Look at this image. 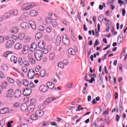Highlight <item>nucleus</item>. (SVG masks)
I'll return each mask as SVG.
<instances>
[{"label": "nucleus", "mask_w": 127, "mask_h": 127, "mask_svg": "<svg viewBox=\"0 0 127 127\" xmlns=\"http://www.w3.org/2000/svg\"><path fill=\"white\" fill-rule=\"evenodd\" d=\"M34 56L37 61H41L42 59V51L40 50H37L34 52Z\"/></svg>", "instance_id": "f257e3e1"}, {"label": "nucleus", "mask_w": 127, "mask_h": 127, "mask_svg": "<svg viewBox=\"0 0 127 127\" xmlns=\"http://www.w3.org/2000/svg\"><path fill=\"white\" fill-rule=\"evenodd\" d=\"M32 93V90L30 88H26L23 91V95L25 97H27L30 96V94Z\"/></svg>", "instance_id": "f03ea898"}, {"label": "nucleus", "mask_w": 127, "mask_h": 127, "mask_svg": "<svg viewBox=\"0 0 127 127\" xmlns=\"http://www.w3.org/2000/svg\"><path fill=\"white\" fill-rule=\"evenodd\" d=\"M14 43V41L10 40L7 41L5 44V48H11Z\"/></svg>", "instance_id": "7ed1b4c3"}, {"label": "nucleus", "mask_w": 127, "mask_h": 127, "mask_svg": "<svg viewBox=\"0 0 127 127\" xmlns=\"http://www.w3.org/2000/svg\"><path fill=\"white\" fill-rule=\"evenodd\" d=\"M65 37H63V42L64 45L69 46V45H70V41L69 40V39H68V37H67V36L65 35Z\"/></svg>", "instance_id": "20e7f679"}, {"label": "nucleus", "mask_w": 127, "mask_h": 127, "mask_svg": "<svg viewBox=\"0 0 127 127\" xmlns=\"http://www.w3.org/2000/svg\"><path fill=\"white\" fill-rule=\"evenodd\" d=\"M28 58L31 64H35V63H36V61H35V60L33 59V57H32V54H29L28 55Z\"/></svg>", "instance_id": "39448f33"}, {"label": "nucleus", "mask_w": 127, "mask_h": 127, "mask_svg": "<svg viewBox=\"0 0 127 127\" xmlns=\"http://www.w3.org/2000/svg\"><path fill=\"white\" fill-rule=\"evenodd\" d=\"M30 119H31V122H30V120H28V122H29L30 123H32L33 121H36V120L38 119V115L36 114H32L30 116Z\"/></svg>", "instance_id": "423d86ee"}, {"label": "nucleus", "mask_w": 127, "mask_h": 127, "mask_svg": "<svg viewBox=\"0 0 127 127\" xmlns=\"http://www.w3.org/2000/svg\"><path fill=\"white\" fill-rule=\"evenodd\" d=\"M39 90L42 93H45L48 91L47 87L43 85H42L39 87Z\"/></svg>", "instance_id": "0eeeda50"}, {"label": "nucleus", "mask_w": 127, "mask_h": 127, "mask_svg": "<svg viewBox=\"0 0 127 127\" xmlns=\"http://www.w3.org/2000/svg\"><path fill=\"white\" fill-rule=\"evenodd\" d=\"M28 16H29L28 13L27 12L23 13L21 14V17L19 18V20L23 21L26 18H27V17H28Z\"/></svg>", "instance_id": "6e6552de"}, {"label": "nucleus", "mask_w": 127, "mask_h": 127, "mask_svg": "<svg viewBox=\"0 0 127 127\" xmlns=\"http://www.w3.org/2000/svg\"><path fill=\"white\" fill-rule=\"evenodd\" d=\"M29 50V47L28 46H24L23 47V50L22 51V53H23V54H28Z\"/></svg>", "instance_id": "1a4fd4ad"}, {"label": "nucleus", "mask_w": 127, "mask_h": 127, "mask_svg": "<svg viewBox=\"0 0 127 127\" xmlns=\"http://www.w3.org/2000/svg\"><path fill=\"white\" fill-rule=\"evenodd\" d=\"M14 97L15 98H19L21 95V91L19 89H17L14 93Z\"/></svg>", "instance_id": "9d476101"}, {"label": "nucleus", "mask_w": 127, "mask_h": 127, "mask_svg": "<svg viewBox=\"0 0 127 127\" xmlns=\"http://www.w3.org/2000/svg\"><path fill=\"white\" fill-rule=\"evenodd\" d=\"M38 46L40 49H43V48L45 47V43L44 42V41H40L38 44Z\"/></svg>", "instance_id": "9b49d317"}, {"label": "nucleus", "mask_w": 127, "mask_h": 127, "mask_svg": "<svg viewBox=\"0 0 127 127\" xmlns=\"http://www.w3.org/2000/svg\"><path fill=\"white\" fill-rule=\"evenodd\" d=\"M35 109V106L34 105H31L28 107L27 111L29 113H32Z\"/></svg>", "instance_id": "f8f14e48"}, {"label": "nucleus", "mask_w": 127, "mask_h": 127, "mask_svg": "<svg viewBox=\"0 0 127 127\" xmlns=\"http://www.w3.org/2000/svg\"><path fill=\"white\" fill-rule=\"evenodd\" d=\"M47 86L49 89H54V87H55V84L52 82L49 81L47 83Z\"/></svg>", "instance_id": "ddd939ff"}, {"label": "nucleus", "mask_w": 127, "mask_h": 127, "mask_svg": "<svg viewBox=\"0 0 127 127\" xmlns=\"http://www.w3.org/2000/svg\"><path fill=\"white\" fill-rule=\"evenodd\" d=\"M29 23L33 30H35V29H36V25H35L34 21L30 20L29 21Z\"/></svg>", "instance_id": "4468645a"}, {"label": "nucleus", "mask_w": 127, "mask_h": 127, "mask_svg": "<svg viewBox=\"0 0 127 127\" xmlns=\"http://www.w3.org/2000/svg\"><path fill=\"white\" fill-rule=\"evenodd\" d=\"M28 107H27V105H26V104L24 103L22 104L21 106V111L22 112H25V111H26V110H27Z\"/></svg>", "instance_id": "2eb2a0df"}, {"label": "nucleus", "mask_w": 127, "mask_h": 127, "mask_svg": "<svg viewBox=\"0 0 127 127\" xmlns=\"http://www.w3.org/2000/svg\"><path fill=\"white\" fill-rule=\"evenodd\" d=\"M124 40V36H123L122 34H120L119 37L118 39V43L119 44H121L123 42V40Z\"/></svg>", "instance_id": "dca6fc26"}, {"label": "nucleus", "mask_w": 127, "mask_h": 127, "mask_svg": "<svg viewBox=\"0 0 127 127\" xmlns=\"http://www.w3.org/2000/svg\"><path fill=\"white\" fill-rule=\"evenodd\" d=\"M10 61L11 62H13L14 64L17 63V58L14 56H12L10 58Z\"/></svg>", "instance_id": "f3484780"}, {"label": "nucleus", "mask_w": 127, "mask_h": 127, "mask_svg": "<svg viewBox=\"0 0 127 127\" xmlns=\"http://www.w3.org/2000/svg\"><path fill=\"white\" fill-rule=\"evenodd\" d=\"M18 28L16 27H13L11 28V29L10 30V32L11 33H17V32H18Z\"/></svg>", "instance_id": "a211bd4d"}, {"label": "nucleus", "mask_w": 127, "mask_h": 127, "mask_svg": "<svg viewBox=\"0 0 127 127\" xmlns=\"http://www.w3.org/2000/svg\"><path fill=\"white\" fill-rule=\"evenodd\" d=\"M30 14L31 16H37L38 15V12L36 10H31L30 11Z\"/></svg>", "instance_id": "6ab92c4d"}, {"label": "nucleus", "mask_w": 127, "mask_h": 127, "mask_svg": "<svg viewBox=\"0 0 127 127\" xmlns=\"http://www.w3.org/2000/svg\"><path fill=\"white\" fill-rule=\"evenodd\" d=\"M68 53L73 56H75V55H76V52H75L73 49H69L68 50Z\"/></svg>", "instance_id": "aec40b11"}, {"label": "nucleus", "mask_w": 127, "mask_h": 127, "mask_svg": "<svg viewBox=\"0 0 127 127\" xmlns=\"http://www.w3.org/2000/svg\"><path fill=\"white\" fill-rule=\"evenodd\" d=\"M43 35L41 33H37L35 36V38H36V40H39V39H40V38H42Z\"/></svg>", "instance_id": "412c9836"}, {"label": "nucleus", "mask_w": 127, "mask_h": 127, "mask_svg": "<svg viewBox=\"0 0 127 127\" xmlns=\"http://www.w3.org/2000/svg\"><path fill=\"white\" fill-rule=\"evenodd\" d=\"M22 47V45H21L20 43H17L15 44L14 46V48L15 49H16V50H19V49H21Z\"/></svg>", "instance_id": "4be33fe9"}, {"label": "nucleus", "mask_w": 127, "mask_h": 127, "mask_svg": "<svg viewBox=\"0 0 127 127\" xmlns=\"http://www.w3.org/2000/svg\"><path fill=\"white\" fill-rule=\"evenodd\" d=\"M20 25H21V27H22V28H28V24H27V23H26L25 22H22L21 23Z\"/></svg>", "instance_id": "5701e85b"}, {"label": "nucleus", "mask_w": 127, "mask_h": 127, "mask_svg": "<svg viewBox=\"0 0 127 127\" xmlns=\"http://www.w3.org/2000/svg\"><path fill=\"white\" fill-rule=\"evenodd\" d=\"M7 86V83L4 82L2 83V85L0 86V89L3 90V89H6Z\"/></svg>", "instance_id": "b1692460"}, {"label": "nucleus", "mask_w": 127, "mask_h": 127, "mask_svg": "<svg viewBox=\"0 0 127 127\" xmlns=\"http://www.w3.org/2000/svg\"><path fill=\"white\" fill-rule=\"evenodd\" d=\"M45 105H49L50 103H52V100L51 98H48L44 102Z\"/></svg>", "instance_id": "393cba45"}, {"label": "nucleus", "mask_w": 127, "mask_h": 127, "mask_svg": "<svg viewBox=\"0 0 127 127\" xmlns=\"http://www.w3.org/2000/svg\"><path fill=\"white\" fill-rule=\"evenodd\" d=\"M23 85L25 87H28L29 85V82L26 79H24L22 80Z\"/></svg>", "instance_id": "a878e982"}, {"label": "nucleus", "mask_w": 127, "mask_h": 127, "mask_svg": "<svg viewBox=\"0 0 127 127\" xmlns=\"http://www.w3.org/2000/svg\"><path fill=\"white\" fill-rule=\"evenodd\" d=\"M46 74V71H45V70L43 69L40 72V76H41L42 78H43V77L45 76Z\"/></svg>", "instance_id": "bb28decb"}, {"label": "nucleus", "mask_w": 127, "mask_h": 127, "mask_svg": "<svg viewBox=\"0 0 127 127\" xmlns=\"http://www.w3.org/2000/svg\"><path fill=\"white\" fill-rule=\"evenodd\" d=\"M7 109V108H3L0 110V114H1L2 115H4V114H6V113H7V111H6Z\"/></svg>", "instance_id": "cd10ccee"}, {"label": "nucleus", "mask_w": 127, "mask_h": 127, "mask_svg": "<svg viewBox=\"0 0 127 127\" xmlns=\"http://www.w3.org/2000/svg\"><path fill=\"white\" fill-rule=\"evenodd\" d=\"M25 37V35L24 34H20L18 36V38L20 40H23Z\"/></svg>", "instance_id": "c85d7f7f"}, {"label": "nucleus", "mask_w": 127, "mask_h": 127, "mask_svg": "<svg viewBox=\"0 0 127 127\" xmlns=\"http://www.w3.org/2000/svg\"><path fill=\"white\" fill-rule=\"evenodd\" d=\"M18 64H19V65H20V66H22V65H23V60H22V58H19L18 59Z\"/></svg>", "instance_id": "c756f323"}, {"label": "nucleus", "mask_w": 127, "mask_h": 127, "mask_svg": "<svg viewBox=\"0 0 127 127\" xmlns=\"http://www.w3.org/2000/svg\"><path fill=\"white\" fill-rule=\"evenodd\" d=\"M4 124H5V119H2L0 121V127H3V126H4Z\"/></svg>", "instance_id": "7c9ffc66"}, {"label": "nucleus", "mask_w": 127, "mask_h": 127, "mask_svg": "<svg viewBox=\"0 0 127 127\" xmlns=\"http://www.w3.org/2000/svg\"><path fill=\"white\" fill-rule=\"evenodd\" d=\"M1 68L3 69V70H7V65H6V64H2L1 65Z\"/></svg>", "instance_id": "2f4dec72"}, {"label": "nucleus", "mask_w": 127, "mask_h": 127, "mask_svg": "<svg viewBox=\"0 0 127 127\" xmlns=\"http://www.w3.org/2000/svg\"><path fill=\"white\" fill-rule=\"evenodd\" d=\"M33 6H34V5H28L27 6H26V7L24 8V10H29V9H30V8H32Z\"/></svg>", "instance_id": "473e14b6"}, {"label": "nucleus", "mask_w": 127, "mask_h": 127, "mask_svg": "<svg viewBox=\"0 0 127 127\" xmlns=\"http://www.w3.org/2000/svg\"><path fill=\"white\" fill-rule=\"evenodd\" d=\"M58 66L59 68H64V64H63V62H60L58 64Z\"/></svg>", "instance_id": "72a5a7b5"}, {"label": "nucleus", "mask_w": 127, "mask_h": 127, "mask_svg": "<svg viewBox=\"0 0 127 127\" xmlns=\"http://www.w3.org/2000/svg\"><path fill=\"white\" fill-rule=\"evenodd\" d=\"M56 43L58 44H60V43H61V37L59 36L57 37Z\"/></svg>", "instance_id": "f704fd0d"}, {"label": "nucleus", "mask_w": 127, "mask_h": 127, "mask_svg": "<svg viewBox=\"0 0 127 127\" xmlns=\"http://www.w3.org/2000/svg\"><path fill=\"white\" fill-rule=\"evenodd\" d=\"M37 114L39 115V117H42L44 115V112L42 111H38Z\"/></svg>", "instance_id": "c9c22d12"}, {"label": "nucleus", "mask_w": 127, "mask_h": 127, "mask_svg": "<svg viewBox=\"0 0 127 127\" xmlns=\"http://www.w3.org/2000/svg\"><path fill=\"white\" fill-rule=\"evenodd\" d=\"M98 20L100 22H103L104 21V16H103V15H100L99 16Z\"/></svg>", "instance_id": "e433bc0d"}, {"label": "nucleus", "mask_w": 127, "mask_h": 127, "mask_svg": "<svg viewBox=\"0 0 127 127\" xmlns=\"http://www.w3.org/2000/svg\"><path fill=\"white\" fill-rule=\"evenodd\" d=\"M50 60H53L55 58V54L51 53L49 56Z\"/></svg>", "instance_id": "4c0bfd02"}, {"label": "nucleus", "mask_w": 127, "mask_h": 127, "mask_svg": "<svg viewBox=\"0 0 127 127\" xmlns=\"http://www.w3.org/2000/svg\"><path fill=\"white\" fill-rule=\"evenodd\" d=\"M13 107L15 108H19V107H20V103L18 102H16L14 104H13Z\"/></svg>", "instance_id": "58836bf2"}, {"label": "nucleus", "mask_w": 127, "mask_h": 127, "mask_svg": "<svg viewBox=\"0 0 127 127\" xmlns=\"http://www.w3.org/2000/svg\"><path fill=\"white\" fill-rule=\"evenodd\" d=\"M46 22L47 24H49V23H51V22H52V20H51L49 17H47L46 18Z\"/></svg>", "instance_id": "ea45409f"}, {"label": "nucleus", "mask_w": 127, "mask_h": 127, "mask_svg": "<svg viewBox=\"0 0 127 127\" xmlns=\"http://www.w3.org/2000/svg\"><path fill=\"white\" fill-rule=\"evenodd\" d=\"M34 77V76H33V74L31 72H28V78L29 79H33Z\"/></svg>", "instance_id": "a19ab883"}, {"label": "nucleus", "mask_w": 127, "mask_h": 127, "mask_svg": "<svg viewBox=\"0 0 127 127\" xmlns=\"http://www.w3.org/2000/svg\"><path fill=\"white\" fill-rule=\"evenodd\" d=\"M101 112H102V109L101 108H99L96 110V112H95V114L96 115H100Z\"/></svg>", "instance_id": "79ce46f5"}, {"label": "nucleus", "mask_w": 127, "mask_h": 127, "mask_svg": "<svg viewBox=\"0 0 127 127\" xmlns=\"http://www.w3.org/2000/svg\"><path fill=\"white\" fill-rule=\"evenodd\" d=\"M11 15V14L10 13H7L4 15V16L6 18H10V16Z\"/></svg>", "instance_id": "37998d69"}, {"label": "nucleus", "mask_w": 127, "mask_h": 127, "mask_svg": "<svg viewBox=\"0 0 127 127\" xmlns=\"http://www.w3.org/2000/svg\"><path fill=\"white\" fill-rule=\"evenodd\" d=\"M39 31H44L45 30V28L43 26H39L38 27Z\"/></svg>", "instance_id": "c03bdc74"}, {"label": "nucleus", "mask_w": 127, "mask_h": 127, "mask_svg": "<svg viewBox=\"0 0 127 127\" xmlns=\"http://www.w3.org/2000/svg\"><path fill=\"white\" fill-rule=\"evenodd\" d=\"M52 25L54 27H56V26H57V25H58V23L57 22H56L55 20L54 21H52Z\"/></svg>", "instance_id": "a18cd8bd"}, {"label": "nucleus", "mask_w": 127, "mask_h": 127, "mask_svg": "<svg viewBox=\"0 0 127 127\" xmlns=\"http://www.w3.org/2000/svg\"><path fill=\"white\" fill-rule=\"evenodd\" d=\"M42 52V54L44 53V54H47L48 53V50L47 49L43 48L42 51H41Z\"/></svg>", "instance_id": "49530a36"}, {"label": "nucleus", "mask_w": 127, "mask_h": 127, "mask_svg": "<svg viewBox=\"0 0 127 127\" xmlns=\"http://www.w3.org/2000/svg\"><path fill=\"white\" fill-rule=\"evenodd\" d=\"M8 82H9V83H10L11 84H13V83H14V80H13V79L10 77H8L7 78Z\"/></svg>", "instance_id": "de8ad7c7"}, {"label": "nucleus", "mask_w": 127, "mask_h": 127, "mask_svg": "<svg viewBox=\"0 0 127 127\" xmlns=\"http://www.w3.org/2000/svg\"><path fill=\"white\" fill-rule=\"evenodd\" d=\"M4 42V38L3 36H0V43H3Z\"/></svg>", "instance_id": "09e8293b"}, {"label": "nucleus", "mask_w": 127, "mask_h": 127, "mask_svg": "<svg viewBox=\"0 0 127 127\" xmlns=\"http://www.w3.org/2000/svg\"><path fill=\"white\" fill-rule=\"evenodd\" d=\"M22 70L24 73H26L27 72V67L26 66H23L22 68Z\"/></svg>", "instance_id": "8fccbe9b"}, {"label": "nucleus", "mask_w": 127, "mask_h": 127, "mask_svg": "<svg viewBox=\"0 0 127 127\" xmlns=\"http://www.w3.org/2000/svg\"><path fill=\"white\" fill-rule=\"evenodd\" d=\"M29 72L33 74V76H35V71H34V70L32 69H30L29 71Z\"/></svg>", "instance_id": "3c124183"}, {"label": "nucleus", "mask_w": 127, "mask_h": 127, "mask_svg": "<svg viewBox=\"0 0 127 127\" xmlns=\"http://www.w3.org/2000/svg\"><path fill=\"white\" fill-rule=\"evenodd\" d=\"M98 44H100V42H99V40H96L94 43V47H96Z\"/></svg>", "instance_id": "603ef678"}, {"label": "nucleus", "mask_w": 127, "mask_h": 127, "mask_svg": "<svg viewBox=\"0 0 127 127\" xmlns=\"http://www.w3.org/2000/svg\"><path fill=\"white\" fill-rule=\"evenodd\" d=\"M99 32H100V30L95 29V34L96 37H99Z\"/></svg>", "instance_id": "864d4df0"}, {"label": "nucleus", "mask_w": 127, "mask_h": 127, "mask_svg": "<svg viewBox=\"0 0 127 127\" xmlns=\"http://www.w3.org/2000/svg\"><path fill=\"white\" fill-rule=\"evenodd\" d=\"M114 2H115V0H108V3L111 5L114 4Z\"/></svg>", "instance_id": "5fc2aeb1"}, {"label": "nucleus", "mask_w": 127, "mask_h": 127, "mask_svg": "<svg viewBox=\"0 0 127 127\" xmlns=\"http://www.w3.org/2000/svg\"><path fill=\"white\" fill-rule=\"evenodd\" d=\"M12 13L13 15H17V13H18V11L16 9L12 11Z\"/></svg>", "instance_id": "6e6d98bb"}, {"label": "nucleus", "mask_w": 127, "mask_h": 127, "mask_svg": "<svg viewBox=\"0 0 127 127\" xmlns=\"http://www.w3.org/2000/svg\"><path fill=\"white\" fill-rule=\"evenodd\" d=\"M7 93H8V95H11V94H12V93H13V89H10L8 90Z\"/></svg>", "instance_id": "4d7b16f0"}, {"label": "nucleus", "mask_w": 127, "mask_h": 127, "mask_svg": "<svg viewBox=\"0 0 127 127\" xmlns=\"http://www.w3.org/2000/svg\"><path fill=\"white\" fill-rule=\"evenodd\" d=\"M30 103L33 105L34 104H35V103H36V100L35 99H32L30 100Z\"/></svg>", "instance_id": "13d9d810"}, {"label": "nucleus", "mask_w": 127, "mask_h": 127, "mask_svg": "<svg viewBox=\"0 0 127 127\" xmlns=\"http://www.w3.org/2000/svg\"><path fill=\"white\" fill-rule=\"evenodd\" d=\"M24 65H25V66H29L30 64L29 63H28V62H27V61H24L23 62V64Z\"/></svg>", "instance_id": "bf43d9fd"}, {"label": "nucleus", "mask_w": 127, "mask_h": 127, "mask_svg": "<svg viewBox=\"0 0 127 127\" xmlns=\"http://www.w3.org/2000/svg\"><path fill=\"white\" fill-rule=\"evenodd\" d=\"M31 51H33L34 49H35V47H34V43H33L31 46H30Z\"/></svg>", "instance_id": "052dcab7"}, {"label": "nucleus", "mask_w": 127, "mask_h": 127, "mask_svg": "<svg viewBox=\"0 0 127 127\" xmlns=\"http://www.w3.org/2000/svg\"><path fill=\"white\" fill-rule=\"evenodd\" d=\"M41 67H40V66H36V67L35 68V71L36 72H39L40 70V68Z\"/></svg>", "instance_id": "680f3d73"}, {"label": "nucleus", "mask_w": 127, "mask_h": 127, "mask_svg": "<svg viewBox=\"0 0 127 127\" xmlns=\"http://www.w3.org/2000/svg\"><path fill=\"white\" fill-rule=\"evenodd\" d=\"M52 30V29L51 28H50V27H47V28H46V31H47V32H48V33H49V32H51V31Z\"/></svg>", "instance_id": "e2e57ef3"}, {"label": "nucleus", "mask_w": 127, "mask_h": 127, "mask_svg": "<svg viewBox=\"0 0 127 127\" xmlns=\"http://www.w3.org/2000/svg\"><path fill=\"white\" fill-rule=\"evenodd\" d=\"M11 37L12 39H14V40H17V37H16V36L12 35Z\"/></svg>", "instance_id": "0e129e2a"}, {"label": "nucleus", "mask_w": 127, "mask_h": 127, "mask_svg": "<svg viewBox=\"0 0 127 127\" xmlns=\"http://www.w3.org/2000/svg\"><path fill=\"white\" fill-rule=\"evenodd\" d=\"M0 77L2 79L4 78V74H3V73H2L1 71H0Z\"/></svg>", "instance_id": "69168bd1"}, {"label": "nucleus", "mask_w": 127, "mask_h": 127, "mask_svg": "<svg viewBox=\"0 0 127 127\" xmlns=\"http://www.w3.org/2000/svg\"><path fill=\"white\" fill-rule=\"evenodd\" d=\"M116 121H117V122H119L120 121V116H119V115L117 114L116 115Z\"/></svg>", "instance_id": "338daca9"}, {"label": "nucleus", "mask_w": 127, "mask_h": 127, "mask_svg": "<svg viewBox=\"0 0 127 127\" xmlns=\"http://www.w3.org/2000/svg\"><path fill=\"white\" fill-rule=\"evenodd\" d=\"M21 127H28V125L26 124H24L21 126Z\"/></svg>", "instance_id": "774afa93"}]
</instances>
